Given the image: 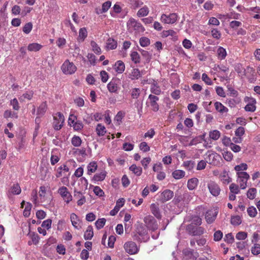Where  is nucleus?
Segmentation results:
<instances>
[{
  "label": "nucleus",
  "mask_w": 260,
  "mask_h": 260,
  "mask_svg": "<svg viewBox=\"0 0 260 260\" xmlns=\"http://www.w3.org/2000/svg\"><path fill=\"white\" fill-rule=\"evenodd\" d=\"M185 172L181 170H176L172 173V176L176 179H180L185 176Z\"/></svg>",
  "instance_id": "37998d69"
},
{
  "label": "nucleus",
  "mask_w": 260,
  "mask_h": 260,
  "mask_svg": "<svg viewBox=\"0 0 260 260\" xmlns=\"http://www.w3.org/2000/svg\"><path fill=\"white\" fill-rule=\"evenodd\" d=\"M218 212L217 210L215 209H212L208 210L205 214V219L206 222L208 224L213 223L217 217Z\"/></svg>",
  "instance_id": "4468645a"
},
{
  "label": "nucleus",
  "mask_w": 260,
  "mask_h": 260,
  "mask_svg": "<svg viewBox=\"0 0 260 260\" xmlns=\"http://www.w3.org/2000/svg\"><path fill=\"white\" fill-rule=\"evenodd\" d=\"M93 232L92 227L91 225H89L84 233V238L85 240H90L93 237Z\"/></svg>",
  "instance_id": "c9c22d12"
},
{
  "label": "nucleus",
  "mask_w": 260,
  "mask_h": 260,
  "mask_svg": "<svg viewBox=\"0 0 260 260\" xmlns=\"http://www.w3.org/2000/svg\"><path fill=\"white\" fill-rule=\"evenodd\" d=\"M61 70L65 75H72L76 71L77 67L73 62H70L69 60L67 59L61 65Z\"/></svg>",
  "instance_id": "7ed1b4c3"
},
{
  "label": "nucleus",
  "mask_w": 260,
  "mask_h": 260,
  "mask_svg": "<svg viewBox=\"0 0 260 260\" xmlns=\"http://www.w3.org/2000/svg\"><path fill=\"white\" fill-rule=\"evenodd\" d=\"M31 204L28 202L26 203V205L23 211V215L25 217H28L30 214V210L31 209Z\"/></svg>",
  "instance_id": "e2e57ef3"
},
{
  "label": "nucleus",
  "mask_w": 260,
  "mask_h": 260,
  "mask_svg": "<svg viewBox=\"0 0 260 260\" xmlns=\"http://www.w3.org/2000/svg\"><path fill=\"white\" fill-rule=\"evenodd\" d=\"M218 58L220 60L225 59L227 53L226 50L222 47H219L217 51Z\"/></svg>",
  "instance_id": "e433bc0d"
},
{
  "label": "nucleus",
  "mask_w": 260,
  "mask_h": 260,
  "mask_svg": "<svg viewBox=\"0 0 260 260\" xmlns=\"http://www.w3.org/2000/svg\"><path fill=\"white\" fill-rule=\"evenodd\" d=\"M207 187L210 193L214 197H217L220 193V188L215 181L210 180L208 182Z\"/></svg>",
  "instance_id": "9d476101"
},
{
  "label": "nucleus",
  "mask_w": 260,
  "mask_h": 260,
  "mask_svg": "<svg viewBox=\"0 0 260 260\" xmlns=\"http://www.w3.org/2000/svg\"><path fill=\"white\" fill-rule=\"evenodd\" d=\"M117 43L116 41L112 38L107 40L106 43V47L108 50H113L116 48Z\"/></svg>",
  "instance_id": "cd10ccee"
},
{
  "label": "nucleus",
  "mask_w": 260,
  "mask_h": 260,
  "mask_svg": "<svg viewBox=\"0 0 260 260\" xmlns=\"http://www.w3.org/2000/svg\"><path fill=\"white\" fill-rule=\"evenodd\" d=\"M139 43H140V45L142 47H147L150 45V41L149 38L145 37H141L140 39Z\"/></svg>",
  "instance_id": "3c124183"
},
{
  "label": "nucleus",
  "mask_w": 260,
  "mask_h": 260,
  "mask_svg": "<svg viewBox=\"0 0 260 260\" xmlns=\"http://www.w3.org/2000/svg\"><path fill=\"white\" fill-rule=\"evenodd\" d=\"M256 189L255 188H251L248 189L247 192V197L250 200H253L255 197Z\"/></svg>",
  "instance_id": "13d9d810"
},
{
  "label": "nucleus",
  "mask_w": 260,
  "mask_h": 260,
  "mask_svg": "<svg viewBox=\"0 0 260 260\" xmlns=\"http://www.w3.org/2000/svg\"><path fill=\"white\" fill-rule=\"evenodd\" d=\"M106 219L104 218L97 220L95 222V225L97 229L100 230L104 227L106 223Z\"/></svg>",
  "instance_id": "6e6d98bb"
},
{
  "label": "nucleus",
  "mask_w": 260,
  "mask_h": 260,
  "mask_svg": "<svg viewBox=\"0 0 260 260\" xmlns=\"http://www.w3.org/2000/svg\"><path fill=\"white\" fill-rule=\"evenodd\" d=\"M29 236L31 239L32 242L35 245H37L39 242L40 238L37 234L31 233L29 234Z\"/></svg>",
  "instance_id": "052dcab7"
},
{
  "label": "nucleus",
  "mask_w": 260,
  "mask_h": 260,
  "mask_svg": "<svg viewBox=\"0 0 260 260\" xmlns=\"http://www.w3.org/2000/svg\"><path fill=\"white\" fill-rule=\"evenodd\" d=\"M34 92L32 91H27L19 98L20 102H24L25 99L30 100L33 96Z\"/></svg>",
  "instance_id": "72a5a7b5"
},
{
  "label": "nucleus",
  "mask_w": 260,
  "mask_h": 260,
  "mask_svg": "<svg viewBox=\"0 0 260 260\" xmlns=\"http://www.w3.org/2000/svg\"><path fill=\"white\" fill-rule=\"evenodd\" d=\"M53 127L56 130L58 131L61 128L64 121V117L62 113L57 112L53 117Z\"/></svg>",
  "instance_id": "6e6552de"
},
{
  "label": "nucleus",
  "mask_w": 260,
  "mask_h": 260,
  "mask_svg": "<svg viewBox=\"0 0 260 260\" xmlns=\"http://www.w3.org/2000/svg\"><path fill=\"white\" fill-rule=\"evenodd\" d=\"M141 93V90L139 88H134L131 90V97L133 99H137Z\"/></svg>",
  "instance_id": "8fccbe9b"
},
{
  "label": "nucleus",
  "mask_w": 260,
  "mask_h": 260,
  "mask_svg": "<svg viewBox=\"0 0 260 260\" xmlns=\"http://www.w3.org/2000/svg\"><path fill=\"white\" fill-rule=\"evenodd\" d=\"M69 171V168L66 165H63L58 168L56 176L57 178L60 177L62 176V172H68Z\"/></svg>",
  "instance_id": "79ce46f5"
},
{
  "label": "nucleus",
  "mask_w": 260,
  "mask_h": 260,
  "mask_svg": "<svg viewBox=\"0 0 260 260\" xmlns=\"http://www.w3.org/2000/svg\"><path fill=\"white\" fill-rule=\"evenodd\" d=\"M90 45L92 48V51L96 54H100L101 53V49L96 43L93 41H91Z\"/></svg>",
  "instance_id": "bf43d9fd"
},
{
  "label": "nucleus",
  "mask_w": 260,
  "mask_h": 260,
  "mask_svg": "<svg viewBox=\"0 0 260 260\" xmlns=\"http://www.w3.org/2000/svg\"><path fill=\"white\" fill-rule=\"evenodd\" d=\"M58 193L67 204L72 200V196L66 187L61 186L60 187L58 190Z\"/></svg>",
  "instance_id": "f8f14e48"
},
{
  "label": "nucleus",
  "mask_w": 260,
  "mask_h": 260,
  "mask_svg": "<svg viewBox=\"0 0 260 260\" xmlns=\"http://www.w3.org/2000/svg\"><path fill=\"white\" fill-rule=\"evenodd\" d=\"M238 177L237 182L239 184L240 187L242 189H244L247 187V183L250 178L249 175L247 173H239L237 174Z\"/></svg>",
  "instance_id": "0eeeda50"
},
{
  "label": "nucleus",
  "mask_w": 260,
  "mask_h": 260,
  "mask_svg": "<svg viewBox=\"0 0 260 260\" xmlns=\"http://www.w3.org/2000/svg\"><path fill=\"white\" fill-rule=\"evenodd\" d=\"M150 91L155 95H159L161 93V89L156 82H154L151 85Z\"/></svg>",
  "instance_id": "bb28decb"
},
{
  "label": "nucleus",
  "mask_w": 260,
  "mask_h": 260,
  "mask_svg": "<svg viewBox=\"0 0 260 260\" xmlns=\"http://www.w3.org/2000/svg\"><path fill=\"white\" fill-rule=\"evenodd\" d=\"M68 123L73 127L75 131H81L83 128V124L81 121L77 120V117L74 114H70L68 119Z\"/></svg>",
  "instance_id": "20e7f679"
},
{
  "label": "nucleus",
  "mask_w": 260,
  "mask_h": 260,
  "mask_svg": "<svg viewBox=\"0 0 260 260\" xmlns=\"http://www.w3.org/2000/svg\"><path fill=\"white\" fill-rule=\"evenodd\" d=\"M125 66L121 60H118L115 63L114 69L118 74L122 73L125 70Z\"/></svg>",
  "instance_id": "412c9836"
},
{
  "label": "nucleus",
  "mask_w": 260,
  "mask_h": 260,
  "mask_svg": "<svg viewBox=\"0 0 260 260\" xmlns=\"http://www.w3.org/2000/svg\"><path fill=\"white\" fill-rule=\"evenodd\" d=\"M47 105L46 102H43L37 109V114L40 116L43 115L46 112Z\"/></svg>",
  "instance_id": "f704fd0d"
},
{
  "label": "nucleus",
  "mask_w": 260,
  "mask_h": 260,
  "mask_svg": "<svg viewBox=\"0 0 260 260\" xmlns=\"http://www.w3.org/2000/svg\"><path fill=\"white\" fill-rule=\"evenodd\" d=\"M194 166L195 162L192 160L185 161L183 162V166L186 170L188 171H191L194 168Z\"/></svg>",
  "instance_id": "09e8293b"
},
{
  "label": "nucleus",
  "mask_w": 260,
  "mask_h": 260,
  "mask_svg": "<svg viewBox=\"0 0 260 260\" xmlns=\"http://www.w3.org/2000/svg\"><path fill=\"white\" fill-rule=\"evenodd\" d=\"M148 100L151 107V109L154 112H157L159 108V106L157 103V102L159 100L158 97L155 95L150 94L148 96Z\"/></svg>",
  "instance_id": "dca6fc26"
},
{
  "label": "nucleus",
  "mask_w": 260,
  "mask_h": 260,
  "mask_svg": "<svg viewBox=\"0 0 260 260\" xmlns=\"http://www.w3.org/2000/svg\"><path fill=\"white\" fill-rule=\"evenodd\" d=\"M253 246L251 248V253L255 255L260 254V244L253 243Z\"/></svg>",
  "instance_id": "864d4df0"
},
{
  "label": "nucleus",
  "mask_w": 260,
  "mask_h": 260,
  "mask_svg": "<svg viewBox=\"0 0 260 260\" xmlns=\"http://www.w3.org/2000/svg\"><path fill=\"white\" fill-rule=\"evenodd\" d=\"M127 27L128 31L131 32H143L145 30L142 24L136 21L134 18H131L129 19L127 22Z\"/></svg>",
  "instance_id": "f257e3e1"
},
{
  "label": "nucleus",
  "mask_w": 260,
  "mask_h": 260,
  "mask_svg": "<svg viewBox=\"0 0 260 260\" xmlns=\"http://www.w3.org/2000/svg\"><path fill=\"white\" fill-rule=\"evenodd\" d=\"M125 251L129 254H135L139 251V248L133 241H128L125 243L123 246Z\"/></svg>",
  "instance_id": "9b49d317"
},
{
  "label": "nucleus",
  "mask_w": 260,
  "mask_h": 260,
  "mask_svg": "<svg viewBox=\"0 0 260 260\" xmlns=\"http://www.w3.org/2000/svg\"><path fill=\"white\" fill-rule=\"evenodd\" d=\"M111 2L110 1H108L104 3L102 5V9H99V11L97 10L96 13L99 14L107 12L109 9L111 7Z\"/></svg>",
  "instance_id": "a878e982"
},
{
  "label": "nucleus",
  "mask_w": 260,
  "mask_h": 260,
  "mask_svg": "<svg viewBox=\"0 0 260 260\" xmlns=\"http://www.w3.org/2000/svg\"><path fill=\"white\" fill-rule=\"evenodd\" d=\"M71 221L73 226L76 229H80L81 225H80V221L77 215L75 213H72L70 216Z\"/></svg>",
  "instance_id": "a211bd4d"
},
{
  "label": "nucleus",
  "mask_w": 260,
  "mask_h": 260,
  "mask_svg": "<svg viewBox=\"0 0 260 260\" xmlns=\"http://www.w3.org/2000/svg\"><path fill=\"white\" fill-rule=\"evenodd\" d=\"M124 114L121 111H119L114 118L115 124L119 125L122 122Z\"/></svg>",
  "instance_id": "de8ad7c7"
},
{
  "label": "nucleus",
  "mask_w": 260,
  "mask_h": 260,
  "mask_svg": "<svg viewBox=\"0 0 260 260\" xmlns=\"http://www.w3.org/2000/svg\"><path fill=\"white\" fill-rule=\"evenodd\" d=\"M184 253L185 254L186 259L189 258V260H196V254L195 255L193 251L187 250L184 251Z\"/></svg>",
  "instance_id": "4d7b16f0"
},
{
  "label": "nucleus",
  "mask_w": 260,
  "mask_h": 260,
  "mask_svg": "<svg viewBox=\"0 0 260 260\" xmlns=\"http://www.w3.org/2000/svg\"><path fill=\"white\" fill-rule=\"evenodd\" d=\"M191 224L200 225L202 224V219L198 216H193L191 219Z\"/></svg>",
  "instance_id": "338daca9"
},
{
  "label": "nucleus",
  "mask_w": 260,
  "mask_h": 260,
  "mask_svg": "<svg viewBox=\"0 0 260 260\" xmlns=\"http://www.w3.org/2000/svg\"><path fill=\"white\" fill-rule=\"evenodd\" d=\"M42 48V45L40 44L33 43L29 44L27 46V49L29 51H38Z\"/></svg>",
  "instance_id": "473e14b6"
},
{
  "label": "nucleus",
  "mask_w": 260,
  "mask_h": 260,
  "mask_svg": "<svg viewBox=\"0 0 260 260\" xmlns=\"http://www.w3.org/2000/svg\"><path fill=\"white\" fill-rule=\"evenodd\" d=\"M174 196V192L173 191L166 189L160 195L161 200L162 202H167L171 200Z\"/></svg>",
  "instance_id": "f3484780"
},
{
  "label": "nucleus",
  "mask_w": 260,
  "mask_h": 260,
  "mask_svg": "<svg viewBox=\"0 0 260 260\" xmlns=\"http://www.w3.org/2000/svg\"><path fill=\"white\" fill-rule=\"evenodd\" d=\"M142 55L144 57L147 62H149L151 59V54L146 50L140 49L139 50Z\"/></svg>",
  "instance_id": "603ef678"
},
{
  "label": "nucleus",
  "mask_w": 260,
  "mask_h": 260,
  "mask_svg": "<svg viewBox=\"0 0 260 260\" xmlns=\"http://www.w3.org/2000/svg\"><path fill=\"white\" fill-rule=\"evenodd\" d=\"M206 155L208 156V160L207 162L209 164L214 166L219 164L220 157L218 154L213 152H208Z\"/></svg>",
  "instance_id": "ddd939ff"
},
{
  "label": "nucleus",
  "mask_w": 260,
  "mask_h": 260,
  "mask_svg": "<svg viewBox=\"0 0 260 260\" xmlns=\"http://www.w3.org/2000/svg\"><path fill=\"white\" fill-rule=\"evenodd\" d=\"M139 148L144 152H148L150 150V147L145 142H141L139 145Z\"/></svg>",
  "instance_id": "774afa93"
},
{
  "label": "nucleus",
  "mask_w": 260,
  "mask_h": 260,
  "mask_svg": "<svg viewBox=\"0 0 260 260\" xmlns=\"http://www.w3.org/2000/svg\"><path fill=\"white\" fill-rule=\"evenodd\" d=\"M169 36H171L175 39H177L176 32L173 29H169L163 30L162 32V37L166 38Z\"/></svg>",
  "instance_id": "58836bf2"
},
{
  "label": "nucleus",
  "mask_w": 260,
  "mask_h": 260,
  "mask_svg": "<svg viewBox=\"0 0 260 260\" xmlns=\"http://www.w3.org/2000/svg\"><path fill=\"white\" fill-rule=\"evenodd\" d=\"M141 75L140 73V71L138 69H133L131 73L129 75V78L132 80H137L140 77Z\"/></svg>",
  "instance_id": "c85d7f7f"
},
{
  "label": "nucleus",
  "mask_w": 260,
  "mask_h": 260,
  "mask_svg": "<svg viewBox=\"0 0 260 260\" xmlns=\"http://www.w3.org/2000/svg\"><path fill=\"white\" fill-rule=\"evenodd\" d=\"M199 180L197 178H192L188 180L187 187L190 190L194 189L198 186Z\"/></svg>",
  "instance_id": "393cba45"
},
{
  "label": "nucleus",
  "mask_w": 260,
  "mask_h": 260,
  "mask_svg": "<svg viewBox=\"0 0 260 260\" xmlns=\"http://www.w3.org/2000/svg\"><path fill=\"white\" fill-rule=\"evenodd\" d=\"M220 136V133L217 130H213L209 133L210 138L213 140H217Z\"/></svg>",
  "instance_id": "5fc2aeb1"
},
{
  "label": "nucleus",
  "mask_w": 260,
  "mask_h": 260,
  "mask_svg": "<svg viewBox=\"0 0 260 260\" xmlns=\"http://www.w3.org/2000/svg\"><path fill=\"white\" fill-rule=\"evenodd\" d=\"M235 70L239 74V76L243 77L245 75V69L241 63H237L235 65Z\"/></svg>",
  "instance_id": "a19ab883"
},
{
  "label": "nucleus",
  "mask_w": 260,
  "mask_h": 260,
  "mask_svg": "<svg viewBox=\"0 0 260 260\" xmlns=\"http://www.w3.org/2000/svg\"><path fill=\"white\" fill-rule=\"evenodd\" d=\"M96 132L99 136H103L106 133V127L101 123L97 125Z\"/></svg>",
  "instance_id": "ea45409f"
},
{
  "label": "nucleus",
  "mask_w": 260,
  "mask_h": 260,
  "mask_svg": "<svg viewBox=\"0 0 260 260\" xmlns=\"http://www.w3.org/2000/svg\"><path fill=\"white\" fill-rule=\"evenodd\" d=\"M88 181L85 177H81L78 182L80 190L83 191L87 189Z\"/></svg>",
  "instance_id": "b1692460"
},
{
  "label": "nucleus",
  "mask_w": 260,
  "mask_h": 260,
  "mask_svg": "<svg viewBox=\"0 0 260 260\" xmlns=\"http://www.w3.org/2000/svg\"><path fill=\"white\" fill-rule=\"evenodd\" d=\"M79 34V37L80 39L82 40V41H84L87 36L86 29L85 27L80 28Z\"/></svg>",
  "instance_id": "680f3d73"
},
{
  "label": "nucleus",
  "mask_w": 260,
  "mask_h": 260,
  "mask_svg": "<svg viewBox=\"0 0 260 260\" xmlns=\"http://www.w3.org/2000/svg\"><path fill=\"white\" fill-rule=\"evenodd\" d=\"M149 12V8L147 6H145L142 8L140 9L137 12V15L139 17H142L146 16Z\"/></svg>",
  "instance_id": "2f4dec72"
},
{
  "label": "nucleus",
  "mask_w": 260,
  "mask_h": 260,
  "mask_svg": "<svg viewBox=\"0 0 260 260\" xmlns=\"http://www.w3.org/2000/svg\"><path fill=\"white\" fill-rule=\"evenodd\" d=\"M150 210L152 214L157 219H160L161 215L157 205L151 204L150 205Z\"/></svg>",
  "instance_id": "6ab92c4d"
},
{
  "label": "nucleus",
  "mask_w": 260,
  "mask_h": 260,
  "mask_svg": "<svg viewBox=\"0 0 260 260\" xmlns=\"http://www.w3.org/2000/svg\"><path fill=\"white\" fill-rule=\"evenodd\" d=\"M244 101L245 103H247V105L244 107L246 111L253 112L256 110V101L254 98L245 96Z\"/></svg>",
  "instance_id": "423d86ee"
},
{
  "label": "nucleus",
  "mask_w": 260,
  "mask_h": 260,
  "mask_svg": "<svg viewBox=\"0 0 260 260\" xmlns=\"http://www.w3.org/2000/svg\"><path fill=\"white\" fill-rule=\"evenodd\" d=\"M214 106L216 110L220 113H224L228 112V109L219 102H215Z\"/></svg>",
  "instance_id": "c756f323"
},
{
  "label": "nucleus",
  "mask_w": 260,
  "mask_h": 260,
  "mask_svg": "<svg viewBox=\"0 0 260 260\" xmlns=\"http://www.w3.org/2000/svg\"><path fill=\"white\" fill-rule=\"evenodd\" d=\"M106 174L107 172L105 171L96 173L92 178L91 181L94 182L103 181L106 176Z\"/></svg>",
  "instance_id": "aec40b11"
},
{
  "label": "nucleus",
  "mask_w": 260,
  "mask_h": 260,
  "mask_svg": "<svg viewBox=\"0 0 260 260\" xmlns=\"http://www.w3.org/2000/svg\"><path fill=\"white\" fill-rule=\"evenodd\" d=\"M178 18V16L176 13H170L169 15L162 14L160 17V21L165 24H174Z\"/></svg>",
  "instance_id": "39448f33"
},
{
  "label": "nucleus",
  "mask_w": 260,
  "mask_h": 260,
  "mask_svg": "<svg viewBox=\"0 0 260 260\" xmlns=\"http://www.w3.org/2000/svg\"><path fill=\"white\" fill-rule=\"evenodd\" d=\"M72 144L75 147H79L82 143V140L79 137L77 136H74L71 140Z\"/></svg>",
  "instance_id": "49530a36"
},
{
  "label": "nucleus",
  "mask_w": 260,
  "mask_h": 260,
  "mask_svg": "<svg viewBox=\"0 0 260 260\" xmlns=\"http://www.w3.org/2000/svg\"><path fill=\"white\" fill-rule=\"evenodd\" d=\"M248 166L245 163H241L240 165H237L235 167L234 169L236 171V174L239 173H245L244 171L247 170Z\"/></svg>",
  "instance_id": "7c9ffc66"
},
{
  "label": "nucleus",
  "mask_w": 260,
  "mask_h": 260,
  "mask_svg": "<svg viewBox=\"0 0 260 260\" xmlns=\"http://www.w3.org/2000/svg\"><path fill=\"white\" fill-rule=\"evenodd\" d=\"M134 239L139 242L146 241L149 239L147 229L142 225H139L136 230Z\"/></svg>",
  "instance_id": "f03ea898"
},
{
  "label": "nucleus",
  "mask_w": 260,
  "mask_h": 260,
  "mask_svg": "<svg viewBox=\"0 0 260 260\" xmlns=\"http://www.w3.org/2000/svg\"><path fill=\"white\" fill-rule=\"evenodd\" d=\"M32 28V24L31 22L26 23L23 27V31L26 34H28Z\"/></svg>",
  "instance_id": "0e129e2a"
},
{
  "label": "nucleus",
  "mask_w": 260,
  "mask_h": 260,
  "mask_svg": "<svg viewBox=\"0 0 260 260\" xmlns=\"http://www.w3.org/2000/svg\"><path fill=\"white\" fill-rule=\"evenodd\" d=\"M247 211L249 216L252 217H255L257 214L256 209L253 206L249 207L247 209Z\"/></svg>",
  "instance_id": "69168bd1"
},
{
  "label": "nucleus",
  "mask_w": 260,
  "mask_h": 260,
  "mask_svg": "<svg viewBox=\"0 0 260 260\" xmlns=\"http://www.w3.org/2000/svg\"><path fill=\"white\" fill-rule=\"evenodd\" d=\"M21 189L19 185L17 183L14 184L10 188V191L13 194H19Z\"/></svg>",
  "instance_id": "a18cd8bd"
},
{
  "label": "nucleus",
  "mask_w": 260,
  "mask_h": 260,
  "mask_svg": "<svg viewBox=\"0 0 260 260\" xmlns=\"http://www.w3.org/2000/svg\"><path fill=\"white\" fill-rule=\"evenodd\" d=\"M107 88L109 92L111 93H116L119 89L116 80L111 81L107 85Z\"/></svg>",
  "instance_id": "4be33fe9"
},
{
  "label": "nucleus",
  "mask_w": 260,
  "mask_h": 260,
  "mask_svg": "<svg viewBox=\"0 0 260 260\" xmlns=\"http://www.w3.org/2000/svg\"><path fill=\"white\" fill-rule=\"evenodd\" d=\"M87 172L88 175H91L92 173H94L98 169V165L95 161L90 162L87 167Z\"/></svg>",
  "instance_id": "5701e85b"
},
{
  "label": "nucleus",
  "mask_w": 260,
  "mask_h": 260,
  "mask_svg": "<svg viewBox=\"0 0 260 260\" xmlns=\"http://www.w3.org/2000/svg\"><path fill=\"white\" fill-rule=\"evenodd\" d=\"M136 175L140 176L142 173V169L140 167H137L136 165H132L129 168Z\"/></svg>",
  "instance_id": "4c0bfd02"
},
{
  "label": "nucleus",
  "mask_w": 260,
  "mask_h": 260,
  "mask_svg": "<svg viewBox=\"0 0 260 260\" xmlns=\"http://www.w3.org/2000/svg\"><path fill=\"white\" fill-rule=\"evenodd\" d=\"M131 59L135 64L140 63V56L137 51H132L130 54Z\"/></svg>",
  "instance_id": "c03bdc74"
},
{
  "label": "nucleus",
  "mask_w": 260,
  "mask_h": 260,
  "mask_svg": "<svg viewBox=\"0 0 260 260\" xmlns=\"http://www.w3.org/2000/svg\"><path fill=\"white\" fill-rule=\"evenodd\" d=\"M187 230L190 234L193 236H200L204 233L205 229L201 226H194L192 224L187 226Z\"/></svg>",
  "instance_id": "2eb2a0df"
},
{
  "label": "nucleus",
  "mask_w": 260,
  "mask_h": 260,
  "mask_svg": "<svg viewBox=\"0 0 260 260\" xmlns=\"http://www.w3.org/2000/svg\"><path fill=\"white\" fill-rule=\"evenodd\" d=\"M144 222L147 228L153 231L158 229V224L154 218L151 215H148L144 217Z\"/></svg>",
  "instance_id": "1a4fd4ad"
}]
</instances>
